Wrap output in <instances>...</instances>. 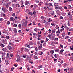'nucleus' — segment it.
<instances>
[{
	"mask_svg": "<svg viewBox=\"0 0 73 73\" xmlns=\"http://www.w3.org/2000/svg\"><path fill=\"white\" fill-rule=\"evenodd\" d=\"M0 3H1V4H3V1H0Z\"/></svg>",
	"mask_w": 73,
	"mask_h": 73,
	"instance_id": "nucleus-59",
	"label": "nucleus"
},
{
	"mask_svg": "<svg viewBox=\"0 0 73 73\" xmlns=\"http://www.w3.org/2000/svg\"><path fill=\"white\" fill-rule=\"evenodd\" d=\"M51 25H52V26H54V27H55V26H56V24H53L52 23H51Z\"/></svg>",
	"mask_w": 73,
	"mask_h": 73,
	"instance_id": "nucleus-29",
	"label": "nucleus"
},
{
	"mask_svg": "<svg viewBox=\"0 0 73 73\" xmlns=\"http://www.w3.org/2000/svg\"><path fill=\"white\" fill-rule=\"evenodd\" d=\"M7 24L9 25V24H10V22H9V21H8L7 22Z\"/></svg>",
	"mask_w": 73,
	"mask_h": 73,
	"instance_id": "nucleus-42",
	"label": "nucleus"
},
{
	"mask_svg": "<svg viewBox=\"0 0 73 73\" xmlns=\"http://www.w3.org/2000/svg\"><path fill=\"white\" fill-rule=\"evenodd\" d=\"M51 36L50 34L49 35H48L47 37H51Z\"/></svg>",
	"mask_w": 73,
	"mask_h": 73,
	"instance_id": "nucleus-53",
	"label": "nucleus"
},
{
	"mask_svg": "<svg viewBox=\"0 0 73 73\" xmlns=\"http://www.w3.org/2000/svg\"><path fill=\"white\" fill-rule=\"evenodd\" d=\"M63 62H64V61H63V60H62L60 62V63H61V64H62V63H63Z\"/></svg>",
	"mask_w": 73,
	"mask_h": 73,
	"instance_id": "nucleus-60",
	"label": "nucleus"
},
{
	"mask_svg": "<svg viewBox=\"0 0 73 73\" xmlns=\"http://www.w3.org/2000/svg\"><path fill=\"white\" fill-rule=\"evenodd\" d=\"M2 50L4 52H6V50H7V48L5 47L3 48L2 49Z\"/></svg>",
	"mask_w": 73,
	"mask_h": 73,
	"instance_id": "nucleus-9",
	"label": "nucleus"
},
{
	"mask_svg": "<svg viewBox=\"0 0 73 73\" xmlns=\"http://www.w3.org/2000/svg\"><path fill=\"white\" fill-rule=\"evenodd\" d=\"M69 8L70 9H71V8H72V7L70 5H69Z\"/></svg>",
	"mask_w": 73,
	"mask_h": 73,
	"instance_id": "nucleus-40",
	"label": "nucleus"
},
{
	"mask_svg": "<svg viewBox=\"0 0 73 73\" xmlns=\"http://www.w3.org/2000/svg\"><path fill=\"white\" fill-rule=\"evenodd\" d=\"M13 17H11L10 18V21H13Z\"/></svg>",
	"mask_w": 73,
	"mask_h": 73,
	"instance_id": "nucleus-24",
	"label": "nucleus"
},
{
	"mask_svg": "<svg viewBox=\"0 0 73 73\" xmlns=\"http://www.w3.org/2000/svg\"><path fill=\"white\" fill-rule=\"evenodd\" d=\"M2 9L4 13H6V12H8V10H5V8L3 7H2Z\"/></svg>",
	"mask_w": 73,
	"mask_h": 73,
	"instance_id": "nucleus-2",
	"label": "nucleus"
},
{
	"mask_svg": "<svg viewBox=\"0 0 73 73\" xmlns=\"http://www.w3.org/2000/svg\"><path fill=\"white\" fill-rule=\"evenodd\" d=\"M55 51V52H58L59 51H60V50L59 49H57L56 50H54Z\"/></svg>",
	"mask_w": 73,
	"mask_h": 73,
	"instance_id": "nucleus-14",
	"label": "nucleus"
},
{
	"mask_svg": "<svg viewBox=\"0 0 73 73\" xmlns=\"http://www.w3.org/2000/svg\"><path fill=\"white\" fill-rule=\"evenodd\" d=\"M33 6H34V7H37V5L36 4H34L33 5Z\"/></svg>",
	"mask_w": 73,
	"mask_h": 73,
	"instance_id": "nucleus-37",
	"label": "nucleus"
},
{
	"mask_svg": "<svg viewBox=\"0 0 73 73\" xmlns=\"http://www.w3.org/2000/svg\"><path fill=\"white\" fill-rule=\"evenodd\" d=\"M58 38H55V39H54V40L55 41H57V40H58Z\"/></svg>",
	"mask_w": 73,
	"mask_h": 73,
	"instance_id": "nucleus-46",
	"label": "nucleus"
},
{
	"mask_svg": "<svg viewBox=\"0 0 73 73\" xmlns=\"http://www.w3.org/2000/svg\"><path fill=\"white\" fill-rule=\"evenodd\" d=\"M14 29V30L15 33H16L17 31V29L15 28Z\"/></svg>",
	"mask_w": 73,
	"mask_h": 73,
	"instance_id": "nucleus-13",
	"label": "nucleus"
},
{
	"mask_svg": "<svg viewBox=\"0 0 73 73\" xmlns=\"http://www.w3.org/2000/svg\"><path fill=\"white\" fill-rule=\"evenodd\" d=\"M41 21H42V23L43 24H44V23H45L46 22V21H45V20H44V21H43V20H42Z\"/></svg>",
	"mask_w": 73,
	"mask_h": 73,
	"instance_id": "nucleus-21",
	"label": "nucleus"
},
{
	"mask_svg": "<svg viewBox=\"0 0 73 73\" xmlns=\"http://www.w3.org/2000/svg\"><path fill=\"white\" fill-rule=\"evenodd\" d=\"M62 36H63V37H64V36H65V32H64L62 33Z\"/></svg>",
	"mask_w": 73,
	"mask_h": 73,
	"instance_id": "nucleus-16",
	"label": "nucleus"
},
{
	"mask_svg": "<svg viewBox=\"0 0 73 73\" xmlns=\"http://www.w3.org/2000/svg\"><path fill=\"white\" fill-rule=\"evenodd\" d=\"M44 42V41L42 40H41V42H41V43H43V42Z\"/></svg>",
	"mask_w": 73,
	"mask_h": 73,
	"instance_id": "nucleus-47",
	"label": "nucleus"
},
{
	"mask_svg": "<svg viewBox=\"0 0 73 73\" xmlns=\"http://www.w3.org/2000/svg\"><path fill=\"white\" fill-rule=\"evenodd\" d=\"M38 37H40L41 36V35L40 34H38Z\"/></svg>",
	"mask_w": 73,
	"mask_h": 73,
	"instance_id": "nucleus-55",
	"label": "nucleus"
},
{
	"mask_svg": "<svg viewBox=\"0 0 73 73\" xmlns=\"http://www.w3.org/2000/svg\"><path fill=\"white\" fill-rule=\"evenodd\" d=\"M51 15H54V11H53L52 12V13H51Z\"/></svg>",
	"mask_w": 73,
	"mask_h": 73,
	"instance_id": "nucleus-34",
	"label": "nucleus"
},
{
	"mask_svg": "<svg viewBox=\"0 0 73 73\" xmlns=\"http://www.w3.org/2000/svg\"><path fill=\"white\" fill-rule=\"evenodd\" d=\"M56 31V29H54L52 30V33H55Z\"/></svg>",
	"mask_w": 73,
	"mask_h": 73,
	"instance_id": "nucleus-26",
	"label": "nucleus"
},
{
	"mask_svg": "<svg viewBox=\"0 0 73 73\" xmlns=\"http://www.w3.org/2000/svg\"><path fill=\"white\" fill-rule=\"evenodd\" d=\"M28 4H29V2H28V1H26L25 3V5H28Z\"/></svg>",
	"mask_w": 73,
	"mask_h": 73,
	"instance_id": "nucleus-22",
	"label": "nucleus"
},
{
	"mask_svg": "<svg viewBox=\"0 0 73 73\" xmlns=\"http://www.w3.org/2000/svg\"><path fill=\"white\" fill-rule=\"evenodd\" d=\"M7 48L9 49V50H12V47L9 46V45H8V46H7Z\"/></svg>",
	"mask_w": 73,
	"mask_h": 73,
	"instance_id": "nucleus-5",
	"label": "nucleus"
},
{
	"mask_svg": "<svg viewBox=\"0 0 73 73\" xmlns=\"http://www.w3.org/2000/svg\"><path fill=\"white\" fill-rule=\"evenodd\" d=\"M56 13H57L58 15H60L61 13V12L59 10H56Z\"/></svg>",
	"mask_w": 73,
	"mask_h": 73,
	"instance_id": "nucleus-3",
	"label": "nucleus"
},
{
	"mask_svg": "<svg viewBox=\"0 0 73 73\" xmlns=\"http://www.w3.org/2000/svg\"><path fill=\"white\" fill-rule=\"evenodd\" d=\"M37 28H35L34 29V31L35 32H37Z\"/></svg>",
	"mask_w": 73,
	"mask_h": 73,
	"instance_id": "nucleus-28",
	"label": "nucleus"
},
{
	"mask_svg": "<svg viewBox=\"0 0 73 73\" xmlns=\"http://www.w3.org/2000/svg\"><path fill=\"white\" fill-rule=\"evenodd\" d=\"M34 58L35 59H37V56H34Z\"/></svg>",
	"mask_w": 73,
	"mask_h": 73,
	"instance_id": "nucleus-38",
	"label": "nucleus"
},
{
	"mask_svg": "<svg viewBox=\"0 0 73 73\" xmlns=\"http://www.w3.org/2000/svg\"><path fill=\"white\" fill-rule=\"evenodd\" d=\"M12 6L13 8H14L15 7V4H12Z\"/></svg>",
	"mask_w": 73,
	"mask_h": 73,
	"instance_id": "nucleus-52",
	"label": "nucleus"
},
{
	"mask_svg": "<svg viewBox=\"0 0 73 73\" xmlns=\"http://www.w3.org/2000/svg\"><path fill=\"white\" fill-rule=\"evenodd\" d=\"M3 19L2 18H0V21H3Z\"/></svg>",
	"mask_w": 73,
	"mask_h": 73,
	"instance_id": "nucleus-64",
	"label": "nucleus"
},
{
	"mask_svg": "<svg viewBox=\"0 0 73 73\" xmlns=\"http://www.w3.org/2000/svg\"><path fill=\"white\" fill-rule=\"evenodd\" d=\"M70 48L71 49V50L72 51H73V47L72 48H71V47L70 46Z\"/></svg>",
	"mask_w": 73,
	"mask_h": 73,
	"instance_id": "nucleus-61",
	"label": "nucleus"
},
{
	"mask_svg": "<svg viewBox=\"0 0 73 73\" xmlns=\"http://www.w3.org/2000/svg\"><path fill=\"white\" fill-rule=\"evenodd\" d=\"M28 21V20H26L25 22V25H27V24H28V22H27Z\"/></svg>",
	"mask_w": 73,
	"mask_h": 73,
	"instance_id": "nucleus-23",
	"label": "nucleus"
},
{
	"mask_svg": "<svg viewBox=\"0 0 73 73\" xmlns=\"http://www.w3.org/2000/svg\"><path fill=\"white\" fill-rule=\"evenodd\" d=\"M25 52H29V49H28L27 48H26L25 49Z\"/></svg>",
	"mask_w": 73,
	"mask_h": 73,
	"instance_id": "nucleus-8",
	"label": "nucleus"
},
{
	"mask_svg": "<svg viewBox=\"0 0 73 73\" xmlns=\"http://www.w3.org/2000/svg\"><path fill=\"white\" fill-rule=\"evenodd\" d=\"M16 61L17 62H18V61L20 62V59L19 58H18L16 60Z\"/></svg>",
	"mask_w": 73,
	"mask_h": 73,
	"instance_id": "nucleus-15",
	"label": "nucleus"
},
{
	"mask_svg": "<svg viewBox=\"0 0 73 73\" xmlns=\"http://www.w3.org/2000/svg\"><path fill=\"white\" fill-rule=\"evenodd\" d=\"M13 69H15V68L13 67L12 68H11V71H13Z\"/></svg>",
	"mask_w": 73,
	"mask_h": 73,
	"instance_id": "nucleus-49",
	"label": "nucleus"
},
{
	"mask_svg": "<svg viewBox=\"0 0 73 73\" xmlns=\"http://www.w3.org/2000/svg\"><path fill=\"white\" fill-rule=\"evenodd\" d=\"M64 18L62 16H60V19H61V20L62 19H63Z\"/></svg>",
	"mask_w": 73,
	"mask_h": 73,
	"instance_id": "nucleus-33",
	"label": "nucleus"
},
{
	"mask_svg": "<svg viewBox=\"0 0 73 73\" xmlns=\"http://www.w3.org/2000/svg\"><path fill=\"white\" fill-rule=\"evenodd\" d=\"M9 45H11L12 46H14V44L13 43H12V42H9Z\"/></svg>",
	"mask_w": 73,
	"mask_h": 73,
	"instance_id": "nucleus-6",
	"label": "nucleus"
},
{
	"mask_svg": "<svg viewBox=\"0 0 73 73\" xmlns=\"http://www.w3.org/2000/svg\"><path fill=\"white\" fill-rule=\"evenodd\" d=\"M38 49H39V50H41V49H42V47H40V46H39L38 47Z\"/></svg>",
	"mask_w": 73,
	"mask_h": 73,
	"instance_id": "nucleus-35",
	"label": "nucleus"
},
{
	"mask_svg": "<svg viewBox=\"0 0 73 73\" xmlns=\"http://www.w3.org/2000/svg\"><path fill=\"white\" fill-rule=\"evenodd\" d=\"M65 28H66V29H69V28H68V27H67V26H65V27H64Z\"/></svg>",
	"mask_w": 73,
	"mask_h": 73,
	"instance_id": "nucleus-45",
	"label": "nucleus"
},
{
	"mask_svg": "<svg viewBox=\"0 0 73 73\" xmlns=\"http://www.w3.org/2000/svg\"><path fill=\"white\" fill-rule=\"evenodd\" d=\"M0 46L1 48H4L5 46V45L3 43H1L0 44Z\"/></svg>",
	"mask_w": 73,
	"mask_h": 73,
	"instance_id": "nucleus-7",
	"label": "nucleus"
},
{
	"mask_svg": "<svg viewBox=\"0 0 73 73\" xmlns=\"http://www.w3.org/2000/svg\"><path fill=\"white\" fill-rule=\"evenodd\" d=\"M26 59L27 61H29V57L28 56H27L26 57Z\"/></svg>",
	"mask_w": 73,
	"mask_h": 73,
	"instance_id": "nucleus-27",
	"label": "nucleus"
},
{
	"mask_svg": "<svg viewBox=\"0 0 73 73\" xmlns=\"http://www.w3.org/2000/svg\"><path fill=\"white\" fill-rule=\"evenodd\" d=\"M43 19L44 20H46V18L45 17L43 16Z\"/></svg>",
	"mask_w": 73,
	"mask_h": 73,
	"instance_id": "nucleus-57",
	"label": "nucleus"
},
{
	"mask_svg": "<svg viewBox=\"0 0 73 73\" xmlns=\"http://www.w3.org/2000/svg\"><path fill=\"white\" fill-rule=\"evenodd\" d=\"M51 18H50L49 19V22H51Z\"/></svg>",
	"mask_w": 73,
	"mask_h": 73,
	"instance_id": "nucleus-56",
	"label": "nucleus"
},
{
	"mask_svg": "<svg viewBox=\"0 0 73 73\" xmlns=\"http://www.w3.org/2000/svg\"><path fill=\"white\" fill-rule=\"evenodd\" d=\"M16 7H20V5L19 4H17L16 5Z\"/></svg>",
	"mask_w": 73,
	"mask_h": 73,
	"instance_id": "nucleus-30",
	"label": "nucleus"
},
{
	"mask_svg": "<svg viewBox=\"0 0 73 73\" xmlns=\"http://www.w3.org/2000/svg\"><path fill=\"white\" fill-rule=\"evenodd\" d=\"M43 54V52H42L41 53L39 54V55H40V56H41Z\"/></svg>",
	"mask_w": 73,
	"mask_h": 73,
	"instance_id": "nucleus-44",
	"label": "nucleus"
},
{
	"mask_svg": "<svg viewBox=\"0 0 73 73\" xmlns=\"http://www.w3.org/2000/svg\"><path fill=\"white\" fill-rule=\"evenodd\" d=\"M32 44H33V43H32V42H31L29 43V45H32Z\"/></svg>",
	"mask_w": 73,
	"mask_h": 73,
	"instance_id": "nucleus-41",
	"label": "nucleus"
},
{
	"mask_svg": "<svg viewBox=\"0 0 73 73\" xmlns=\"http://www.w3.org/2000/svg\"><path fill=\"white\" fill-rule=\"evenodd\" d=\"M9 31H10L11 32H12V29H11V28H9Z\"/></svg>",
	"mask_w": 73,
	"mask_h": 73,
	"instance_id": "nucleus-58",
	"label": "nucleus"
},
{
	"mask_svg": "<svg viewBox=\"0 0 73 73\" xmlns=\"http://www.w3.org/2000/svg\"><path fill=\"white\" fill-rule=\"evenodd\" d=\"M9 10L10 11H12V8L11 7H9Z\"/></svg>",
	"mask_w": 73,
	"mask_h": 73,
	"instance_id": "nucleus-19",
	"label": "nucleus"
},
{
	"mask_svg": "<svg viewBox=\"0 0 73 73\" xmlns=\"http://www.w3.org/2000/svg\"><path fill=\"white\" fill-rule=\"evenodd\" d=\"M54 7H57V6H58V3L55 2L54 3Z\"/></svg>",
	"mask_w": 73,
	"mask_h": 73,
	"instance_id": "nucleus-10",
	"label": "nucleus"
},
{
	"mask_svg": "<svg viewBox=\"0 0 73 73\" xmlns=\"http://www.w3.org/2000/svg\"><path fill=\"white\" fill-rule=\"evenodd\" d=\"M18 27L19 28H21V25L20 24H19L18 25Z\"/></svg>",
	"mask_w": 73,
	"mask_h": 73,
	"instance_id": "nucleus-31",
	"label": "nucleus"
},
{
	"mask_svg": "<svg viewBox=\"0 0 73 73\" xmlns=\"http://www.w3.org/2000/svg\"><path fill=\"white\" fill-rule=\"evenodd\" d=\"M5 38H6V39H7V40H8V39L9 38V36H7L5 37Z\"/></svg>",
	"mask_w": 73,
	"mask_h": 73,
	"instance_id": "nucleus-20",
	"label": "nucleus"
},
{
	"mask_svg": "<svg viewBox=\"0 0 73 73\" xmlns=\"http://www.w3.org/2000/svg\"><path fill=\"white\" fill-rule=\"evenodd\" d=\"M23 58H26V55H23Z\"/></svg>",
	"mask_w": 73,
	"mask_h": 73,
	"instance_id": "nucleus-50",
	"label": "nucleus"
},
{
	"mask_svg": "<svg viewBox=\"0 0 73 73\" xmlns=\"http://www.w3.org/2000/svg\"><path fill=\"white\" fill-rule=\"evenodd\" d=\"M6 7L7 8H8L9 7V5H8V4H7V5H5Z\"/></svg>",
	"mask_w": 73,
	"mask_h": 73,
	"instance_id": "nucleus-39",
	"label": "nucleus"
},
{
	"mask_svg": "<svg viewBox=\"0 0 73 73\" xmlns=\"http://www.w3.org/2000/svg\"><path fill=\"white\" fill-rule=\"evenodd\" d=\"M60 46L61 48H63V45L61 44H60Z\"/></svg>",
	"mask_w": 73,
	"mask_h": 73,
	"instance_id": "nucleus-62",
	"label": "nucleus"
},
{
	"mask_svg": "<svg viewBox=\"0 0 73 73\" xmlns=\"http://www.w3.org/2000/svg\"><path fill=\"white\" fill-rule=\"evenodd\" d=\"M50 53H52V54H53V53H54V50H51Z\"/></svg>",
	"mask_w": 73,
	"mask_h": 73,
	"instance_id": "nucleus-25",
	"label": "nucleus"
},
{
	"mask_svg": "<svg viewBox=\"0 0 73 73\" xmlns=\"http://www.w3.org/2000/svg\"><path fill=\"white\" fill-rule=\"evenodd\" d=\"M21 7L22 8H23L24 7V6L23 5H21Z\"/></svg>",
	"mask_w": 73,
	"mask_h": 73,
	"instance_id": "nucleus-51",
	"label": "nucleus"
},
{
	"mask_svg": "<svg viewBox=\"0 0 73 73\" xmlns=\"http://www.w3.org/2000/svg\"><path fill=\"white\" fill-rule=\"evenodd\" d=\"M12 16H16V15L15 13H13V14H12Z\"/></svg>",
	"mask_w": 73,
	"mask_h": 73,
	"instance_id": "nucleus-36",
	"label": "nucleus"
},
{
	"mask_svg": "<svg viewBox=\"0 0 73 73\" xmlns=\"http://www.w3.org/2000/svg\"><path fill=\"white\" fill-rule=\"evenodd\" d=\"M65 38V39H67V38L68 39L69 38V36H66Z\"/></svg>",
	"mask_w": 73,
	"mask_h": 73,
	"instance_id": "nucleus-48",
	"label": "nucleus"
},
{
	"mask_svg": "<svg viewBox=\"0 0 73 73\" xmlns=\"http://www.w3.org/2000/svg\"><path fill=\"white\" fill-rule=\"evenodd\" d=\"M58 56V54H57V55L56 54H55L54 55V56L55 58H57V57Z\"/></svg>",
	"mask_w": 73,
	"mask_h": 73,
	"instance_id": "nucleus-17",
	"label": "nucleus"
},
{
	"mask_svg": "<svg viewBox=\"0 0 73 73\" xmlns=\"http://www.w3.org/2000/svg\"><path fill=\"white\" fill-rule=\"evenodd\" d=\"M64 51V50L63 49H62L61 51H60V54H62L63 53V51Z\"/></svg>",
	"mask_w": 73,
	"mask_h": 73,
	"instance_id": "nucleus-11",
	"label": "nucleus"
},
{
	"mask_svg": "<svg viewBox=\"0 0 73 73\" xmlns=\"http://www.w3.org/2000/svg\"><path fill=\"white\" fill-rule=\"evenodd\" d=\"M68 15H70V12L69 13H68Z\"/></svg>",
	"mask_w": 73,
	"mask_h": 73,
	"instance_id": "nucleus-63",
	"label": "nucleus"
},
{
	"mask_svg": "<svg viewBox=\"0 0 73 73\" xmlns=\"http://www.w3.org/2000/svg\"><path fill=\"white\" fill-rule=\"evenodd\" d=\"M35 1L36 3H39V1L35 0Z\"/></svg>",
	"mask_w": 73,
	"mask_h": 73,
	"instance_id": "nucleus-43",
	"label": "nucleus"
},
{
	"mask_svg": "<svg viewBox=\"0 0 73 73\" xmlns=\"http://www.w3.org/2000/svg\"><path fill=\"white\" fill-rule=\"evenodd\" d=\"M1 40L3 44H4L5 45L7 44V40H4V39H2Z\"/></svg>",
	"mask_w": 73,
	"mask_h": 73,
	"instance_id": "nucleus-1",
	"label": "nucleus"
},
{
	"mask_svg": "<svg viewBox=\"0 0 73 73\" xmlns=\"http://www.w3.org/2000/svg\"><path fill=\"white\" fill-rule=\"evenodd\" d=\"M13 27H17V24H15L13 25Z\"/></svg>",
	"mask_w": 73,
	"mask_h": 73,
	"instance_id": "nucleus-32",
	"label": "nucleus"
},
{
	"mask_svg": "<svg viewBox=\"0 0 73 73\" xmlns=\"http://www.w3.org/2000/svg\"><path fill=\"white\" fill-rule=\"evenodd\" d=\"M55 28L57 29H59V28H60L58 26V25H56Z\"/></svg>",
	"mask_w": 73,
	"mask_h": 73,
	"instance_id": "nucleus-18",
	"label": "nucleus"
},
{
	"mask_svg": "<svg viewBox=\"0 0 73 73\" xmlns=\"http://www.w3.org/2000/svg\"><path fill=\"white\" fill-rule=\"evenodd\" d=\"M49 3H46V5H49Z\"/></svg>",
	"mask_w": 73,
	"mask_h": 73,
	"instance_id": "nucleus-54",
	"label": "nucleus"
},
{
	"mask_svg": "<svg viewBox=\"0 0 73 73\" xmlns=\"http://www.w3.org/2000/svg\"><path fill=\"white\" fill-rule=\"evenodd\" d=\"M55 9H59L60 10H61V8L60 7L55 6Z\"/></svg>",
	"mask_w": 73,
	"mask_h": 73,
	"instance_id": "nucleus-4",
	"label": "nucleus"
},
{
	"mask_svg": "<svg viewBox=\"0 0 73 73\" xmlns=\"http://www.w3.org/2000/svg\"><path fill=\"white\" fill-rule=\"evenodd\" d=\"M64 28H62V29H60L59 30L60 31V32H62L63 31H64Z\"/></svg>",
	"mask_w": 73,
	"mask_h": 73,
	"instance_id": "nucleus-12",
	"label": "nucleus"
}]
</instances>
